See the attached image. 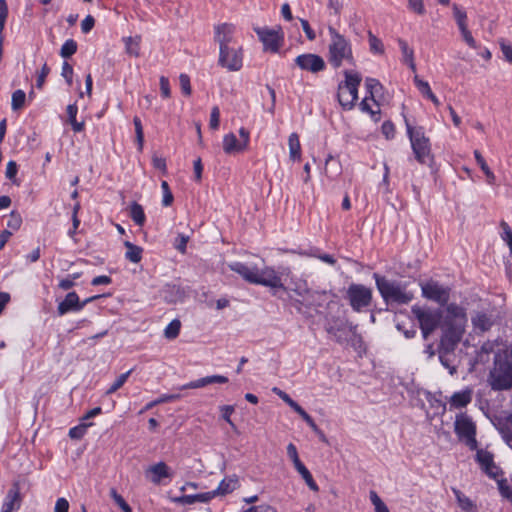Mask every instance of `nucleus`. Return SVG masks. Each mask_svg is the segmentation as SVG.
Returning a JSON list of instances; mask_svg holds the SVG:
<instances>
[{"label":"nucleus","instance_id":"nucleus-1","mask_svg":"<svg viewBox=\"0 0 512 512\" xmlns=\"http://www.w3.org/2000/svg\"><path fill=\"white\" fill-rule=\"evenodd\" d=\"M441 324V337L437 349L456 350L465 333L466 311L456 303H450Z\"/></svg>","mask_w":512,"mask_h":512},{"label":"nucleus","instance_id":"nucleus-2","mask_svg":"<svg viewBox=\"0 0 512 512\" xmlns=\"http://www.w3.org/2000/svg\"><path fill=\"white\" fill-rule=\"evenodd\" d=\"M489 382L494 391L512 388V348L495 353L494 367L490 371Z\"/></svg>","mask_w":512,"mask_h":512},{"label":"nucleus","instance_id":"nucleus-3","mask_svg":"<svg viewBox=\"0 0 512 512\" xmlns=\"http://www.w3.org/2000/svg\"><path fill=\"white\" fill-rule=\"evenodd\" d=\"M328 32L330 35V43L328 46V61L337 69L342 66L343 62L354 65L355 59L353 56L352 46L350 41L342 34H340L334 27L329 26Z\"/></svg>","mask_w":512,"mask_h":512},{"label":"nucleus","instance_id":"nucleus-4","mask_svg":"<svg viewBox=\"0 0 512 512\" xmlns=\"http://www.w3.org/2000/svg\"><path fill=\"white\" fill-rule=\"evenodd\" d=\"M376 287L386 304L405 305L412 301L413 293L405 291L399 282L387 279L378 273L373 274Z\"/></svg>","mask_w":512,"mask_h":512},{"label":"nucleus","instance_id":"nucleus-5","mask_svg":"<svg viewBox=\"0 0 512 512\" xmlns=\"http://www.w3.org/2000/svg\"><path fill=\"white\" fill-rule=\"evenodd\" d=\"M405 125L415 159L421 164L432 162L431 143L425 135L424 127L412 126L407 118H405Z\"/></svg>","mask_w":512,"mask_h":512},{"label":"nucleus","instance_id":"nucleus-6","mask_svg":"<svg viewBox=\"0 0 512 512\" xmlns=\"http://www.w3.org/2000/svg\"><path fill=\"white\" fill-rule=\"evenodd\" d=\"M411 312L418 321L423 339L427 340L439 326L441 327L444 318L441 308L414 305L411 308Z\"/></svg>","mask_w":512,"mask_h":512},{"label":"nucleus","instance_id":"nucleus-7","mask_svg":"<svg viewBox=\"0 0 512 512\" xmlns=\"http://www.w3.org/2000/svg\"><path fill=\"white\" fill-rule=\"evenodd\" d=\"M357 325L349 322L347 318L340 316L327 315L325 317L324 329L333 336L338 344H343L348 341V334L351 333L353 341H361L362 337L357 332Z\"/></svg>","mask_w":512,"mask_h":512},{"label":"nucleus","instance_id":"nucleus-8","mask_svg":"<svg viewBox=\"0 0 512 512\" xmlns=\"http://www.w3.org/2000/svg\"><path fill=\"white\" fill-rule=\"evenodd\" d=\"M345 81L339 83L337 98L339 104L345 110H351L358 99V87L362 81L357 72L344 71Z\"/></svg>","mask_w":512,"mask_h":512},{"label":"nucleus","instance_id":"nucleus-9","mask_svg":"<svg viewBox=\"0 0 512 512\" xmlns=\"http://www.w3.org/2000/svg\"><path fill=\"white\" fill-rule=\"evenodd\" d=\"M454 431L458 438L464 441L470 450L477 449L476 424L467 413H459L456 415Z\"/></svg>","mask_w":512,"mask_h":512},{"label":"nucleus","instance_id":"nucleus-10","mask_svg":"<svg viewBox=\"0 0 512 512\" xmlns=\"http://www.w3.org/2000/svg\"><path fill=\"white\" fill-rule=\"evenodd\" d=\"M421 287L422 297L429 301L439 304L441 307H446L450 304L451 288L440 284L434 279H429L419 283Z\"/></svg>","mask_w":512,"mask_h":512},{"label":"nucleus","instance_id":"nucleus-11","mask_svg":"<svg viewBox=\"0 0 512 512\" xmlns=\"http://www.w3.org/2000/svg\"><path fill=\"white\" fill-rule=\"evenodd\" d=\"M345 298L355 312H361L371 305L373 294L372 289L363 284L351 283L346 291Z\"/></svg>","mask_w":512,"mask_h":512},{"label":"nucleus","instance_id":"nucleus-12","mask_svg":"<svg viewBox=\"0 0 512 512\" xmlns=\"http://www.w3.org/2000/svg\"><path fill=\"white\" fill-rule=\"evenodd\" d=\"M255 285H262L271 289L273 296L281 297L279 292H287V288L282 282L281 275L273 268L265 266L257 270Z\"/></svg>","mask_w":512,"mask_h":512},{"label":"nucleus","instance_id":"nucleus-13","mask_svg":"<svg viewBox=\"0 0 512 512\" xmlns=\"http://www.w3.org/2000/svg\"><path fill=\"white\" fill-rule=\"evenodd\" d=\"M254 31L263 43L264 51H270L272 53H277L279 51L284 40V33L280 26L276 29L256 27L254 28Z\"/></svg>","mask_w":512,"mask_h":512},{"label":"nucleus","instance_id":"nucleus-14","mask_svg":"<svg viewBox=\"0 0 512 512\" xmlns=\"http://www.w3.org/2000/svg\"><path fill=\"white\" fill-rule=\"evenodd\" d=\"M295 65L302 71L318 74L326 69V62L318 54L303 53L298 55L295 60Z\"/></svg>","mask_w":512,"mask_h":512},{"label":"nucleus","instance_id":"nucleus-15","mask_svg":"<svg viewBox=\"0 0 512 512\" xmlns=\"http://www.w3.org/2000/svg\"><path fill=\"white\" fill-rule=\"evenodd\" d=\"M226 53L219 51L218 64L226 68L228 71H239L243 66V52L242 47L230 46L227 48Z\"/></svg>","mask_w":512,"mask_h":512},{"label":"nucleus","instance_id":"nucleus-16","mask_svg":"<svg viewBox=\"0 0 512 512\" xmlns=\"http://www.w3.org/2000/svg\"><path fill=\"white\" fill-rule=\"evenodd\" d=\"M287 455L291 459V461L293 462L294 467L297 470V472L304 479V481L307 484V486L312 491H315V492L319 491V487H318L317 483L313 479V476L310 473V471L307 469V467L300 460V458L298 456L297 448H296V446L293 443H289L287 445Z\"/></svg>","mask_w":512,"mask_h":512},{"label":"nucleus","instance_id":"nucleus-17","mask_svg":"<svg viewBox=\"0 0 512 512\" xmlns=\"http://www.w3.org/2000/svg\"><path fill=\"white\" fill-rule=\"evenodd\" d=\"M235 26L231 23H222L214 27V41L219 44V51L226 53L227 48L234 43Z\"/></svg>","mask_w":512,"mask_h":512},{"label":"nucleus","instance_id":"nucleus-18","mask_svg":"<svg viewBox=\"0 0 512 512\" xmlns=\"http://www.w3.org/2000/svg\"><path fill=\"white\" fill-rule=\"evenodd\" d=\"M22 503V496L20 493V483L15 481L12 483L8 490L4 502L2 504L1 512H12L18 510Z\"/></svg>","mask_w":512,"mask_h":512},{"label":"nucleus","instance_id":"nucleus-19","mask_svg":"<svg viewBox=\"0 0 512 512\" xmlns=\"http://www.w3.org/2000/svg\"><path fill=\"white\" fill-rule=\"evenodd\" d=\"M495 428L501 434L505 443L512 447V413L505 416H495L492 421Z\"/></svg>","mask_w":512,"mask_h":512},{"label":"nucleus","instance_id":"nucleus-20","mask_svg":"<svg viewBox=\"0 0 512 512\" xmlns=\"http://www.w3.org/2000/svg\"><path fill=\"white\" fill-rule=\"evenodd\" d=\"M327 300V293L325 291L308 292L303 300H296L295 307L298 311H301V307L314 308L316 311L319 307H322Z\"/></svg>","mask_w":512,"mask_h":512},{"label":"nucleus","instance_id":"nucleus-21","mask_svg":"<svg viewBox=\"0 0 512 512\" xmlns=\"http://www.w3.org/2000/svg\"><path fill=\"white\" fill-rule=\"evenodd\" d=\"M272 392L281 398L291 409H293L308 426H313V418L286 392L278 387H273Z\"/></svg>","mask_w":512,"mask_h":512},{"label":"nucleus","instance_id":"nucleus-22","mask_svg":"<svg viewBox=\"0 0 512 512\" xmlns=\"http://www.w3.org/2000/svg\"><path fill=\"white\" fill-rule=\"evenodd\" d=\"M82 310L81 300L75 291L69 292L63 301L57 306V313L63 316L69 312H79Z\"/></svg>","mask_w":512,"mask_h":512},{"label":"nucleus","instance_id":"nucleus-23","mask_svg":"<svg viewBox=\"0 0 512 512\" xmlns=\"http://www.w3.org/2000/svg\"><path fill=\"white\" fill-rule=\"evenodd\" d=\"M476 462L480 465L482 471L491 479H496V474L490 472V468H496L494 455L492 452L484 449H476Z\"/></svg>","mask_w":512,"mask_h":512},{"label":"nucleus","instance_id":"nucleus-24","mask_svg":"<svg viewBox=\"0 0 512 512\" xmlns=\"http://www.w3.org/2000/svg\"><path fill=\"white\" fill-rule=\"evenodd\" d=\"M473 397V389L466 387L461 391L454 392L449 399L450 409L465 408L471 403Z\"/></svg>","mask_w":512,"mask_h":512},{"label":"nucleus","instance_id":"nucleus-25","mask_svg":"<svg viewBox=\"0 0 512 512\" xmlns=\"http://www.w3.org/2000/svg\"><path fill=\"white\" fill-rule=\"evenodd\" d=\"M228 266L231 271L239 274L246 282L250 284H255L258 270V267L256 265L253 267H249L242 262H233L230 263Z\"/></svg>","mask_w":512,"mask_h":512},{"label":"nucleus","instance_id":"nucleus-26","mask_svg":"<svg viewBox=\"0 0 512 512\" xmlns=\"http://www.w3.org/2000/svg\"><path fill=\"white\" fill-rule=\"evenodd\" d=\"M229 380L226 376H223V375H210V376H206V377H203V378H199L197 380H194V381H191L187 384H184L180 387V390H186V389H197V388H202V387H205L209 384H214V383H218V384H225L227 383Z\"/></svg>","mask_w":512,"mask_h":512},{"label":"nucleus","instance_id":"nucleus-27","mask_svg":"<svg viewBox=\"0 0 512 512\" xmlns=\"http://www.w3.org/2000/svg\"><path fill=\"white\" fill-rule=\"evenodd\" d=\"M439 361L443 367L448 369L449 374L454 376L457 374L458 364L455 350L446 351L445 349H437Z\"/></svg>","mask_w":512,"mask_h":512},{"label":"nucleus","instance_id":"nucleus-28","mask_svg":"<svg viewBox=\"0 0 512 512\" xmlns=\"http://www.w3.org/2000/svg\"><path fill=\"white\" fill-rule=\"evenodd\" d=\"M471 322L475 330L486 332L492 328L495 321L491 314L477 312L475 316L472 317Z\"/></svg>","mask_w":512,"mask_h":512},{"label":"nucleus","instance_id":"nucleus-29","mask_svg":"<svg viewBox=\"0 0 512 512\" xmlns=\"http://www.w3.org/2000/svg\"><path fill=\"white\" fill-rule=\"evenodd\" d=\"M148 473L152 474L150 480L154 484H159L163 478H170L172 476L169 472V467L163 461L150 466L147 470Z\"/></svg>","mask_w":512,"mask_h":512},{"label":"nucleus","instance_id":"nucleus-30","mask_svg":"<svg viewBox=\"0 0 512 512\" xmlns=\"http://www.w3.org/2000/svg\"><path fill=\"white\" fill-rule=\"evenodd\" d=\"M238 487H239L238 477L236 475H232V476H228V477L224 478L219 483V486L217 487V489L214 490L213 492H215V496L216 495H226V494L233 492Z\"/></svg>","mask_w":512,"mask_h":512},{"label":"nucleus","instance_id":"nucleus-31","mask_svg":"<svg viewBox=\"0 0 512 512\" xmlns=\"http://www.w3.org/2000/svg\"><path fill=\"white\" fill-rule=\"evenodd\" d=\"M215 497V492H205V493H198L193 495H183L176 499V502L182 503V504H194L196 502L200 503H208Z\"/></svg>","mask_w":512,"mask_h":512},{"label":"nucleus","instance_id":"nucleus-32","mask_svg":"<svg viewBox=\"0 0 512 512\" xmlns=\"http://www.w3.org/2000/svg\"><path fill=\"white\" fill-rule=\"evenodd\" d=\"M246 149L241 142L238 141L234 133L226 134L223 138V150L226 154L240 152Z\"/></svg>","mask_w":512,"mask_h":512},{"label":"nucleus","instance_id":"nucleus-33","mask_svg":"<svg viewBox=\"0 0 512 512\" xmlns=\"http://www.w3.org/2000/svg\"><path fill=\"white\" fill-rule=\"evenodd\" d=\"M452 492L455 495V498L457 500L459 507L464 512H476L477 511V506L474 503V501H472L469 497H467L459 489L452 488Z\"/></svg>","mask_w":512,"mask_h":512},{"label":"nucleus","instance_id":"nucleus-34","mask_svg":"<svg viewBox=\"0 0 512 512\" xmlns=\"http://www.w3.org/2000/svg\"><path fill=\"white\" fill-rule=\"evenodd\" d=\"M129 216L136 225L140 227L144 226L146 222V215L142 205H140L138 202L133 201L129 205Z\"/></svg>","mask_w":512,"mask_h":512},{"label":"nucleus","instance_id":"nucleus-35","mask_svg":"<svg viewBox=\"0 0 512 512\" xmlns=\"http://www.w3.org/2000/svg\"><path fill=\"white\" fill-rule=\"evenodd\" d=\"M288 145L290 159L292 161H299L301 159V145L297 133L293 132L289 135Z\"/></svg>","mask_w":512,"mask_h":512},{"label":"nucleus","instance_id":"nucleus-36","mask_svg":"<svg viewBox=\"0 0 512 512\" xmlns=\"http://www.w3.org/2000/svg\"><path fill=\"white\" fill-rule=\"evenodd\" d=\"M124 246L127 249L125 258L132 263H139L142 259L143 248L130 241H125Z\"/></svg>","mask_w":512,"mask_h":512},{"label":"nucleus","instance_id":"nucleus-37","mask_svg":"<svg viewBox=\"0 0 512 512\" xmlns=\"http://www.w3.org/2000/svg\"><path fill=\"white\" fill-rule=\"evenodd\" d=\"M123 41L125 43L126 53L133 57H139L141 37L140 36H135V37L129 36V37L123 38Z\"/></svg>","mask_w":512,"mask_h":512},{"label":"nucleus","instance_id":"nucleus-38","mask_svg":"<svg viewBox=\"0 0 512 512\" xmlns=\"http://www.w3.org/2000/svg\"><path fill=\"white\" fill-rule=\"evenodd\" d=\"M365 86L369 98L376 102L375 96L379 95L383 90L382 84L377 79L368 77L365 80Z\"/></svg>","mask_w":512,"mask_h":512},{"label":"nucleus","instance_id":"nucleus-39","mask_svg":"<svg viewBox=\"0 0 512 512\" xmlns=\"http://www.w3.org/2000/svg\"><path fill=\"white\" fill-rule=\"evenodd\" d=\"M474 157L476 159L477 164L480 166L481 170L483 171V173L487 177L488 182L489 183H493V181L495 180V175L491 171L489 166L487 165V163H486L484 157L482 156V154L478 150H475L474 151Z\"/></svg>","mask_w":512,"mask_h":512},{"label":"nucleus","instance_id":"nucleus-40","mask_svg":"<svg viewBox=\"0 0 512 512\" xmlns=\"http://www.w3.org/2000/svg\"><path fill=\"white\" fill-rule=\"evenodd\" d=\"M26 93L18 89L12 93L11 108L13 111L22 109L25 105Z\"/></svg>","mask_w":512,"mask_h":512},{"label":"nucleus","instance_id":"nucleus-41","mask_svg":"<svg viewBox=\"0 0 512 512\" xmlns=\"http://www.w3.org/2000/svg\"><path fill=\"white\" fill-rule=\"evenodd\" d=\"M181 329V322L178 319L172 320L164 330V336L169 339H175L178 337Z\"/></svg>","mask_w":512,"mask_h":512},{"label":"nucleus","instance_id":"nucleus-42","mask_svg":"<svg viewBox=\"0 0 512 512\" xmlns=\"http://www.w3.org/2000/svg\"><path fill=\"white\" fill-rule=\"evenodd\" d=\"M92 425L93 423L91 422L86 423L82 421L79 425L70 428L68 435L71 439L80 440L85 435L87 428Z\"/></svg>","mask_w":512,"mask_h":512},{"label":"nucleus","instance_id":"nucleus-43","mask_svg":"<svg viewBox=\"0 0 512 512\" xmlns=\"http://www.w3.org/2000/svg\"><path fill=\"white\" fill-rule=\"evenodd\" d=\"M77 42L73 39H68L64 42L60 49V55L63 58H70L77 52Z\"/></svg>","mask_w":512,"mask_h":512},{"label":"nucleus","instance_id":"nucleus-44","mask_svg":"<svg viewBox=\"0 0 512 512\" xmlns=\"http://www.w3.org/2000/svg\"><path fill=\"white\" fill-rule=\"evenodd\" d=\"M368 41L370 51L374 54H383L384 53V45L382 41L376 37L371 31L368 32Z\"/></svg>","mask_w":512,"mask_h":512},{"label":"nucleus","instance_id":"nucleus-45","mask_svg":"<svg viewBox=\"0 0 512 512\" xmlns=\"http://www.w3.org/2000/svg\"><path fill=\"white\" fill-rule=\"evenodd\" d=\"M133 124L135 127L136 141L138 144V149L141 151L144 143V132L141 119L137 116L133 118Z\"/></svg>","mask_w":512,"mask_h":512},{"label":"nucleus","instance_id":"nucleus-46","mask_svg":"<svg viewBox=\"0 0 512 512\" xmlns=\"http://www.w3.org/2000/svg\"><path fill=\"white\" fill-rule=\"evenodd\" d=\"M110 496L123 512H132V508L130 507V505L125 501V499L120 494H118L116 489H110Z\"/></svg>","mask_w":512,"mask_h":512},{"label":"nucleus","instance_id":"nucleus-47","mask_svg":"<svg viewBox=\"0 0 512 512\" xmlns=\"http://www.w3.org/2000/svg\"><path fill=\"white\" fill-rule=\"evenodd\" d=\"M500 495L512 503V487L508 485L507 479L497 480Z\"/></svg>","mask_w":512,"mask_h":512},{"label":"nucleus","instance_id":"nucleus-48","mask_svg":"<svg viewBox=\"0 0 512 512\" xmlns=\"http://www.w3.org/2000/svg\"><path fill=\"white\" fill-rule=\"evenodd\" d=\"M453 15L459 27V30H463L464 27H467V14L465 11L461 10L458 5H453Z\"/></svg>","mask_w":512,"mask_h":512},{"label":"nucleus","instance_id":"nucleus-49","mask_svg":"<svg viewBox=\"0 0 512 512\" xmlns=\"http://www.w3.org/2000/svg\"><path fill=\"white\" fill-rule=\"evenodd\" d=\"M500 227L502 229L501 238L507 243L510 255H512V229L505 221H501Z\"/></svg>","mask_w":512,"mask_h":512},{"label":"nucleus","instance_id":"nucleus-50","mask_svg":"<svg viewBox=\"0 0 512 512\" xmlns=\"http://www.w3.org/2000/svg\"><path fill=\"white\" fill-rule=\"evenodd\" d=\"M397 42L403 55L402 62L412 60L414 58V50L410 48L408 43L402 38H399Z\"/></svg>","mask_w":512,"mask_h":512},{"label":"nucleus","instance_id":"nucleus-51","mask_svg":"<svg viewBox=\"0 0 512 512\" xmlns=\"http://www.w3.org/2000/svg\"><path fill=\"white\" fill-rule=\"evenodd\" d=\"M22 224L21 214L17 211H12L9 214V218L7 220L6 226L13 231H17Z\"/></svg>","mask_w":512,"mask_h":512},{"label":"nucleus","instance_id":"nucleus-52","mask_svg":"<svg viewBox=\"0 0 512 512\" xmlns=\"http://www.w3.org/2000/svg\"><path fill=\"white\" fill-rule=\"evenodd\" d=\"M132 369L119 375L117 379L114 381V383L110 386V388L107 390V394L115 393L118 389H120L125 382L127 381L129 375L131 374Z\"/></svg>","mask_w":512,"mask_h":512},{"label":"nucleus","instance_id":"nucleus-53","mask_svg":"<svg viewBox=\"0 0 512 512\" xmlns=\"http://www.w3.org/2000/svg\"><path fill=\"white\" fill-rule=\"evenodd\" d=\"M161 189L163 192L162 205L165 207L172 205V203L174 201V196L170 190V187H169V184L167 183V181H162Z\"/></svg>","mask_w":512,"mask_h":512},{"label":"nucleus","instance_id":"nucleus-54","mask_svg":"<svg viewBox=\"0 0 512 512\" xmlns=\"http://www.w3.org/2000/svg\"><path fill=\"white\" fill-rule=\"evenodd\" d=\"M17 172H18L17 163L13 160H10L7 163V167H6V172H5L6 178L11 180L13 184L19 185V182L16 178Z\"/></svg>","mask_w":512,"mask_h":512},{"label":"nucleus","instance_id":"nucleus-55","mask_svg":"<svg viewBox=\"0 0 512 512\" xmlns=\"http://www.w3.org/2000/svg\"><path fill=\"white\" fill-rule=\"evenodd\" d=\"M220 411L222 419L226 421L232 429H236V425L231 420V415L234 413L235 407L233 405H223L220 407Z\"/></svg>","mask_w":512,"mask_h":512},{"label":"nucleus","instance_id":"nucleus-56","mask_svg":"<svg viewBox=\"0 0 512 512\" xmlns=\"http://www.w3.org/2000/svg\"><path fill=\"white\" fill-rule=\"evenodd\" d=\"M368 99L369 97H365L361 103H360V109L363 111V112H367L371 115L372 119L375 121V122H378L380 120V110H377V111H374L372 110L371 106L369 105L368 103Z\"/></svg>","mask_w":512,"mask_h":512},{"label":"nucleus","instance_id":"nucleus-57","mask_svg":"<svg viewBox=\"0 0 512 512\" xmlns=\"http://www.w3.org/2000/svg\"><path fill=\"white\" fill-rule=\"evenodd\" d=\"M220 124V109L218 106H214L211 109L209 127L212 130H217Z\"/></svg>","mask_w":512,"mask_h":512},{"label":"nucleus","instance_id":"nucleus-58","mask_svg":"<svg viewBox=\"0 0 512 512\" xmlns=\"http://www.w3.org/2000/svg\"><path fill=\"white\" fill-rule=\"evenodd\" d=\"M408 8L418 15L426 13L423 0H408Z\"/></svg>","mask_w":512,"mask_h":512},{"label":"nucleus","instance_id":"nucleus-59","mask_svg":"<svg viewBox=\"0 0 512 512\" xmlns=\"http://www.w3.org/2000/svg\"><path fill=\"white\" fill-rule=\"evenodd\" d=\"M381 132L386 139H393L395 136V125L392 121L387 120L381 126Z\"/></svg>","mask_w":512,"mask_h":512},{"label":"nucleus","instance_id":"nucleus-60","mask_svg":"<svg viewBox=\"0 0 512 512\" xmlns=\"http://www.w3.org/2000/svg\"><path fill=\"white\" fill-rule=\"evenodd\" d=\"M179 82L182 93L186 96H190L192 93L190 77L187 74H180Z\"/></svg>","mask_w":512,"mask_h":512},{"label":"nucleus","instance_id":"nucleus-61","mask_svg":"<svg viewBox=\"0 0 512 512\" xmlns=\"http://www.w3.org/2000/svg\"><path fill=\"white\" fill-rule=\"evenodd\" d=\"M152 165L155 169L160 170L163 175L167 174V165L165 158L159 157L156 154H154L152 157Z\"/></svg>","mask_w":512,"mask_h":512},{"label":"nucleus","instance_id":"nucleus-62","mask_svg":"<svg viewBox=\"0 0 512 512\" xmlns=\"http://www.w3.org/2000/svg\"><path fill=\"white\" fill-rule=\"evenodd\" d=\"M61 75L65 78L68 86H71L73 81V67L67 61H64L62 65Z\"/></svg>","mask_w":512,"mask_h":512},{"label":"nucleus","instance_id":"nucleus-63","mask_svg":"<svg viewBox=\"0 0 512 512\" xmlns=\"http://www.w3.org/2000/svg\"><path fill=\"white\" fill-rule=\"evenodd\" d=\"M413 81H414L415 86L417 87V89L423 96L426 93H430L431 88L427 81L420 79V77L418 75L414 76Z\"/></svg>","mask_w":512,"mask_h":512},{"label":"nucleus","instance_id":"nucleus-64","mask_svg":"<svg viewBox=\"0 0 512 512\" xmlns=\"http://www.w3.org/2000/svg\"><path fill=\"white\" fill-rule=\"evenodd\" d=\"M243 512H277V509L269 504H261L252 506Z\"/></svg>","mask_w":512,"mask_h":512}]
</instances>
